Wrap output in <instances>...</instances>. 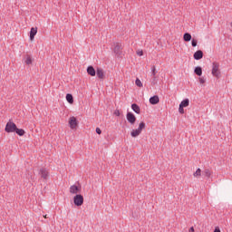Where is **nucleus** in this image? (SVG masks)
I'll use <instances>...</instances> for the list:
<instances>
[{"label": "nucleus", "instance_id": "1", "mask_svg": "<svg viewBox=\"0 0 232 232\" xmlns=\"http://www.w3.org/2000/svg\"><path fill=\"white\" fill-rule=\"evenodd\" d=\"M146 128V123H144V121H141L140 124H139V127L138 129L136 130H132L130 131V135L131 137H139V135H140L142 133V130H144Z\"/></svg>", "mask_w": 232, "mask_h": 232}, {"label": "nucleus", "instance_id": "2", "mask_svg": "<svg viewBox=\"0 0 232 232\" xmlns=\"http://www.w3.org/2000/svg\"><path fill=\"white\" fill-rule=\"evenodd\" d=\"M212 75L213 77H220V63L214 62L212 63Z\"/></svg>", "mask_w": 232, "mask_h": 232}, {"label": "nucleus", "instance_id": "3", "mask_svg": "<svg viewBox=\"0 0 232 232\" xmlns=\"http://www.w3.org/2000/svg\"><path fill=\"white\" fill-rule=\"evenodd\" d=\"M38 175L40 176V179L42 180H48L50 179V170H48L46 168L40 169Z\"/></svg>", "mask_w": 232, "mask_h": 232}, {"label": "nucleus", "instance_id": "4", "mask_svg": "<svg viewBox=\"0 0 232 232\" xmlns=\"http://www.w3.org/2000/svg\"><path fill=\"white\" fill-rule=\"evenodd\" d=\"M16 130H17V125H15L14 121H9L5 125V131H6V133H14L15 132Z\"/></svg>", "mask_w": 232, "mask_h": 232}, {"label": "nucleus", "instance_id": "5", "mask_svg": "<svg viewBox=\"0 0 232 232\" xmlns=\"http://www.w3.org/2000/svg\"><path fill=\"white\" fill-rule=\"evenodd\" d=\"M73 203L78 207L82 206L84 204V197L81 194H76L73 198Z\"/></svg>", "mask_w": 232, "mask_h": 232}, {"label": "nucleus", "instance_id": "6", "mask_svg": "<svg viewBox=\"0 0 232 232\" xmlns=\"http://www.w3.org/2000/svg\"><path fill=\"white\" fill-rule=\"evenodd\" d=\"M126 117L130 124H135V122H137V117H135V114H133L132 112H128Z\"/></svg>", "mask_w": 232, "mask_h": 232}, {"label": "nucleus", "instance_id": "7", "mask_svg": "<svg viewBox=\"0 0 232 232\" xmlns=\"http://www.w3.org/2000/svg\"><path fill=\"white\" fill-rule=\"evenodd\" d=\"M113 52L114 53H116V55H118V57H120V55L122 53V44H121L120 43H116Z\"/></svg>", "mask_w": 232, "mask_h": 232}, {"label": "nucleus", "instance_id": "8", "mask_svg": "<svg viewBox=\"0 0 232 232\" xmlns=\"http://www.w3.org/2000/svg\"><path fill=\"white\" fill-rule=\"evenodd\" d=\"M78 124L79 123L77 122V118H75L73 116L70 118L69 125H70L71 130H75V128H77Z\"/></svg>", "mask_w": 232, "mask_h": 232}, {"label": "nucleus", "instance_id": "9", "mask_svg": "<svg viewBox=\"0 0 232 232\" xmlns=\"http://www.w3.org/2000/svg\"><path fill=\"white\" fill-rule=\"evenodd\" d=\"M151 76L153 79L151 84H153V86H155V84H157V68L155 67V65H153L151 67Z\"/></svg>", "mask_w": 232, "mask_h": 232}, {"label": "nucleus", "instance_id": "10", "mask_svg": "<svg viewBox=\"0 0 232 232\" xmlns=\"http://www.w3.org/2000/svg\"><path fill=\"white\" fill-rule=\"evenodd\" d=\"M70 193H72V195H77L78 193H81V187H77L76 185L71 186Z\"/></svg>", "mask_w": 232, "mask_h": 232}, {"label": "nucleus", "instance_id": "11", "mask_svg": "<svg viewBox=\"0 0 232 232\" xmlns=\"http://www.w3.org/2000/svg\"><path fill=\"white\" fill-rule=\"evenodd\" d=\"M202 57H204V53L201 50H198L194 53V59L196 61H200Z\"/></svg>", "mask_w": 232, "mask_h": 232}, {"label": "nucleus", "instance_id": "12", "mask_svg": "<svg viewBox=\"0 0 232 232\" xmlns=\"http://www.w3.org/2000/svg\"><path fill=\"white\" fill-rule=\"evenodd\" d=\"M35 35H37V27H32L30 31V40L34 41V39H35Z\"/></svg>", "mask_w": 232, "mask_h": 232}, {"label": "nucleus", "instance_id": "13", "mask_svg": "<svg viewBox=\"0 0 232 232\" xmlns=\"http://www.w3.org/2000/svg\"><path fill=\"white\" fill-rule=\"evenodd\" d=\"M87 73L91 75V77H95L97 72H95L93 66L90 65L89 67H87Z\"/></svg>", "mask_w": 232, "mask_h": 232}, {"label": "nucleus", "instance_id": "14", "mask_svg": "<svg viewBox=\"0 0 232 232\" xmlns=\"http://www.w3.org/2000/svg\"><path fill=\"white\" fill-rule=\"evenodd\" d=\"M98 79H104V71L102 68H98L96 71Z\"/></svg>", "mask_w": 232, "mask_h": 232}, {"label": "nucleus", "instance_id": "15", "mask_svg": "<svg viewBox=\"0 0 232 232\" xmlns=\"http://www.w3.org/2000/svg\"><path fill=\"white\" fill-rule=\"evenodd\" d=\"M150 104H153V105L159 104L160 99L157 95L152 96V97L150 98Z\"/></svg>", "mask_w": 232, "mask_h": 232}, {"label": "nucleus", "instance_id": "16", "mask_svg": "<svg viewBox=\"0 0 232 232\" xmlns=\"http://www.w3.org/2000/svg\"><path fill=\"white\" fill-rule=\"evenodd\" d=\"M202 175L204 177H207V179H209V177H211V175H213V172L211 171V169H205L202 172Z\"/></svg>", "mask_w": 232, "mask_h": 232}, {"label": "nucleus", "instance_id": "17", "mask_svg": "<svg viewBox=\"0 0 232 232\" xmlns=\"http://www.w3.org/2000/svg\"><path fill=\"white\" fill-rule=\"evenodd\" d=\"M183 41H185V43H189V41H191V34L185 33L183 35Z\"/></svg>", "mask_w": 232, "mask_h": 232}, {"label": "nucleus", "instance_id": "18", "mask_svg": "<svg viewBox=\"0 0 232 232\" xmlns=\"http://www.w3.org/2000/svg\"><path fill=\"white\" fill-rule=\"evenodd\" d=\"M179 106L183 107V108H188V106H189V100L188 99H185L183 100Z\"/></svg>", "mask_w": 232, "mask_h": 232}, {"label": "nucleus", "instance_id": "19", "mask_svg": "<svg viewBox=\"0 0 232 232\" xmlns=\"http://www.w3.org/2000/svg\"><path fill=\"white\" fill-rule=\"evenodd\" d=\"M131 109L133 110V111H135V113H140V107H139V105H137L136 103H133L131 105Z\"/></svg>", "mask_w": 232, "mask_h": 232}, {"label": "nucleus", "instance_id": "20", "mask_svg": "<svg viewBox=\"0 0 232 232\" xmlns=\"http://www.w3.org/2000/svg\"><path fill=\"white\" fill-rule=\"evenodd\" d=\"M194 72L196 73V75H198V77H200L202 75V67H196Z\"/></svg>", "mask_w": 232, "mask_h": 232}, {"label": "nucleus", "instance_id": "21", "mask_svg": "<svg viewBox=\"0 0 232 232\" xmlns=\"http://www.w3.org/2000/svg\"><path fill=\"white\" fill-rule=\"evenodd\" d=\"M66 101L69 104H73V96L70 93L66 94Z\"/></svg>", "mask_w": 232, "mask_h": 232}, {"label": "nucleus", "instance_id": "22", "mask_svg": "<svg viewBox=\"0 0 232 232\" xmlns=\"http://www.w3.org/2000/svg\"><path fill=\"white\" fill-rule=\"evenodd\" d=\"M14 132L19 135V137H23V135H24L25 131L23 129H19L16 127V130H14Z\"/></svg>", "mask_w": 232, "mask_h": 232}, {"label": "nucleus", "instance_id": "23", "mask_svg": "<svg viewBox=\"0 0 232 232\" xmlns=\"http://www.w3.org/2000/svg\"><path fill=\"white\" fill-rule=\"evenodd\" d=\"M193 176H194L196 179H199V177L202 176V169H198L194 172Z\"/></svg>", "mask_w": 232, "mask_h": 232}, {"label": "nucleus", "instance_id": "24", "mask_svg": "<svg viewBox=\"0 0 232 232\" xmlns=\"http://www.w3.org/2000/svg\"><path fill=\"white\" fill-rule=\"evenodd\" d=\"M25 64H32V57L30 55L25 58Z\"/></svg>", "mask_w": 232, "mask_h": 232}, {"label": "nucleus", "instance_id": "25", "mask_svg": "<svg viewBox=\"0 0 232 232\" xmlns=\"http://www.w3.org/2000/svg\"><path fill=\"white\" fill-rule=\"evenodd\" d=\"M135 84L136 86H139V88H142V82H140L139 78L136 79Z\"/></svg>", "mask_w": 232, "mask_h": 232}, {"label": "nucleus", "instance_id": "26", "mask_svg": "<svg viewBox=\"0 0 232 232\" xmlns=\"http://www.w3.org/2000/svg\"><path fill=\"white\" fill-rule=\"evenodd\" d=\"M198 44V42L197 41V39L193 38L191 41V44H192L193 48H195V46H197Z\"/></svg>", "mask_w": 232, "mask_h": 232}, {"label": "nucleus", "instance_id": "27", "mask_svg": "<svg viewBox=\"0 0 232 232\" xmlns=\"http://www.w3.org/2000/svg\"><path fill=\"white\" fill-rule=\"evenodd\" d=\"M198 81H199V82H200L201 84H205V82H206V80H205L204 77H199V78H198Z\"/></svg>", "mask_w": 232, "mask_h": 232}, {"label": "nucleus", "instance_id": "28", "mask_svg": "<svg viewBox=\"0 0 232 232\" xmlns=\"http://www.w3.org/2000/svg\"><path fill=\"white\" fill-rule=\"evenodd\" d=\"M179 113H181V115L184 114V107L179 105Z\"/></svg>", "mask_w": 232, "mask_h": 232}, {"label": "nucleus", "instance_id": "29", "mask_svg": "<svg viewBox=\"0 0 232 232\" xmlns=\"http://www.w3.org/2000/svg\"><path fill=\"white\" fill-rule=\"evenodd\" d=\"M114 115H116V117H121V111L119 110H116L114 111Z\"/></svg>", "mask_w": 232, "mask_h": 232}, {"label": "nucleus", "instance_id": "30", "mask_svg": "<svg viewBox=\"0 0 232 232\" xmlns=\"http://www.w3.org/2000/svg\"><path fill=\"white\" fill-rule=\"evenodd\" d=\"M96 133H98V135H101V133H102V130H101V128H96Z\"/></svg>", "mask_w": 232, "mask_h": 232}, {"label": "nucleus", "instance_id": "31", "mask_svg": "<svg viewBox=\"0 0 232 232\" xmlns=\"http://www.w3.org/2000/svg\"><path fill=\"white\" fill-rule=\"evenodd\" d=\"M137 54L140 55V57H142V55H144V53L142 51H138Z\"/></svg>", "mask_w": 232, "mask_h": 232}, {"label": "nucleus", "instance_id": "32", "mask_svg": "<svg viewBox=\"0 0 232 232\" xmlns=\"http://www.w3.org/2000/svg\"><path fill=\"white\" fill-rule=\"evenodd\" d=\"M188 232H195V227H191L188 229Z\"/></svg>", "mask_w": 232, "mask_h": 232}, {"label": "nucleus", "instance_id": "33", "mask_svg": "<svg viewBox=\"0 0 232 232\" xmlns=\"http://www.w3.org/2000/svg\"><path fill=\"white\" fill-rule=\"evenodd\" d=\"M214 232H220V227H216V228H215Z\"/></svg>", "mask_w": 232, "mask_h": 232}, {"label": "nucleus", "instance_id": "34", "mask_svg": "<svg viewBox=\"0 0 232 232\" xmlns=\"http://www.w3.org/2000/svg\"><path fill=\"white\" fill-rule=\"evenodd\" d=\"M44 218H48V216L47 215L44 216Z\"/></svg>", "mask_w": 232, "mask_h": 232}]
</instances>
